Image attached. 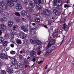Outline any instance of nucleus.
Listing matches in <instances>:
<instances>
[{"label":"nucleus","mask_w":74,"mask_h":74,"mask_svg":"<svg viewBox=\"0 0 74 74\" xmlns=\"http://www.w3.org/2000/svg\"><path fill=\"white\" fill-rule=\"evenodd\" d=\"M33 1H34L36 7H37V9L39 10H41L42 9V7L41 6H38V5L41 3V0H33Z\"/></svg>","instance_id":"1"},{"label":"nucleus","mask_w":74,"mask_h":74,"mask_svg":"<svg viewBox=\"0 0 74 74\" xmlns=\"http://www.w3.org/2000/svg\"><path fill=\"white\" fill-rule=\"evenodd\" d=\"M53 5H56V6H60L62 5V1H59L57 2V0H54L53 1Z\"/></svg>","instance_id":"2"},{"label":"nucleus","mask_w":74,"mask_h":74,"mask_svg":"<svg viewBox=\"0 0 74 74\" xmlns=\"http://www.w3.org/2000/svg\"><path fill=\"white\" fill-rule=\"evenodd\" d=\"M7 5L4 2L0 3V8L2 10H5L7 9Z\"/></svg>","instance_id":"3"},{"label":"nucleus","mask_w":74,"mask_h":74,"mask_svg":"<svg viewBox=\"0 0 74 74\" xmlns=\"http://www.w3.org/2000/svg\"><path fill=\"white\" fill-rule=\"evenodd\" d=\"M55 42V39H52L51 40L47 47V49H48L51 45H52L54 44Z\"/></svg>","instance_id":"4"},{"label":"nucleus","mask_w":74,"mask_h":74,"mask_svg":"<svg viewBox=\"0 0 74 74\" xmlns=\"http://www.w3.org/2000/svg\"><path fill=\"white\" fill-rule=\"evenodd\" d=\"M43 14L46 16H48L51 14V11L47 9H46L44 11Z\"/></svg>","instance_id":"5"},{"label":"nucleus","mask_w":74,"mask_h":74,"mask_svg":"<svg viewBox=\"0 0 74 74\" xmlns=\"http://www.w3.org/2000/svg\"><path fill=\"white\" fill-rule=\"evenodd\" d=\"M19 36L20 37L23 39H24L25 38H26L27 37V35L26 34L21 32L19 33Z\"/></svg>","instance_id":"6"},{"label":"nucleus","mask_w":74,"mask_h":74,"mask_svg":"<svg viewBox=\"0 0 74 74\" xmlns=\"http://www.w3.org/2000/svg\"><path fill=\"white\" fill-rule=\"evenodd\" d=\"M10 33L12 34L11 36H9L11 39L14 38V35L16 34V32L14 29H12L10 31Z\"/></svg>","instance_id":"7"},{"label":"nucleus","mask_w":74,"mask_h":74,"mask_svg":"<svg viewBox=\"0 0 74 74\" xmlns=\"http://www.w3.org/2000/svg\"><path fill=\"white\" fill-rule=\"evenodd\" d=\"M16 8L17 11H21L22 10V5L20 3H17L16 5Z\"/></svg>","instance_id":"8"},{"label":"nucleus","mask_w":74,"mask_h":74,"mask_svg":"<svg viewBox=\"0 0 74 74\" xmlns=\"http://www.w3.org/2000/svg\"><path fill=\"white\" fill-rule=\"evenodd\" d=\"M12 64L15 66L16 69H18V67H16V66L18 64L15 58L13 59L12 60Z\"/></svg>","instance_id":"9"},{"label":"nucleus","mask_w":74,"mask_h":74,"mask_svg":"<svg viewBox=\"0 0 74 74\" xmlns=\"http://www.w3.org/2000/svg\"><path fill=\"white\" fill-rule=\"evenodd\" d=\"M0 58L2 59H8L7 56L4 53H2L0 55Z\"/></svg>","instance_id":"10"},{"label":"nucleus","mask_w":74,"mask_h":74,"mask_svg":"<svg viewBox=\"0 0 74 74\" xmlns=\"http://www.w3.org/2000/svg\"><path fill=\"white\" fill-rule=\"evenodd\" d=\"M63 28L65 32H67L69 30V27L67 25L66 23H64L63 25Z\"/></svg>","instance_id":"11"},{"label":"nucleus","mask_w":74,"mask_h":74,"mask_svg":"<svg viewBox=\"0 0 74 74\" xmlns=\"http://www.w3.org/2000/svg\"><path fill=\"white\" fill-rule=\"evenodd\" d=\"M0 28L2 31H4L6 30V27L3 24L0 25Z\"/></svg>","instance_id":"12"},{"label":"nucleus","mask_w":74,"mask_h":74,"mask_svg":"<svg viewBox=\"0 0 74 74\" xmlns=\"http://www.w3.org/2000/svg\"><path fill=\"white\" fill-rule=\"evenodd\" d=\"M7 3L8 5L10 7H12L14 5V3L9 0L7 1Z\"/></svg>","instance_id":"13"},{"label":"nucleus","mask_w":74,"mask_h":74,"mask_svg":"<svg viewBox=\"0 0 74 74\" xmlns=\"http://www.w3.org/2000/svg\"><path fill=\"white\" fill-rule=\"evenodd\" d=\"M27 12L25 10H23L21 12V15L24 17L26 16L27 15Z\"/></svg>","instance_id":"14"},{"label":"nucleus","mask_w":74,"mask_h":74,"mask_svg":"<svg viewBox=\"0 0 74 74\" xmlns=\"http://www.w3.org/2000/svg\"><path fill=\"white\" fill-rule=\"evenodd\" d=\"M8 26L10 27H12V26H13V25L14 24V23L12 21H9L8 22Z\"/></svg>","instance_id":"15"},{"label":"nucleus","mask_w":74,"mask_h":74,"mask_svg":"<svg viewBox=\"0 0 74 74\" xmlns=\"http://www.w3.org/2000/svg\"><path fill=\"white\" fill-rule=\"evenodd\" d=\"M29 4L30 7H31V8H34L35 6V3L34 4V3L32 2V1H31L29 2Z\"/></svg>","instance_id":"16"},{"label":"nucleus","mask_w":74,"mask_h":74,"mask_svg":"<svg viewBox=\"0 0 74 74\" xmlns=\"http://www.w3.org/2000/svg\"><path fill=\"white\" fill-rule=\"evenodd\" d=\"M6 71L8 72V73L10 74H12L14 72L13 70L12 69H7L6 70Z\"/></svg>","instance_id":"17"},{"label":"nucleus","mask_w":74,"mask_h":74,"mask_svg":"<svg viewBox=\"0 0 74 74\" xmlns=\"http://www.w3.org/2000/svg\"><path fill=\"white\" fill-rule=\"evenodd\" d=\"M52 51V50H51L49 49L45 53V54L46 55H49L51 53V52Z\"/></svg>","instance_id":"18"},{"label":"nucleus","mask_w":74,"mask_h":74,"mask_svg":"<svg viewBox=\"0 0 74 74\" xmlns=\"http://www.w3.org/2000/svg\"><path fill=\"white\" fill-rule=\"evenodd\" d=\"M3 41L4 39H3V37H0V44H3Z\"/></svg>","instance_id":"19"},{"label":"nucleus","mask_w":74,"mask_h":74,"mask_svg":"<svg viewBox=\"0 0 74 74\" xmlns=\"http://www.w3.org/2000/svg\"><path fill=\"white\" fill-rule=\"evenodd\" d=\"M53 12L56 15H59V12L57 10L54 9L53 10Z\"/></svg>","instance_id":"20"},{"label":"nucleus","mask_w":74,"mask_h":74,"mask_svg":"<svg viewBox=\"0 0 74 74\" xmlns=\"http://www.w3.org/2000/svg\"><path fill=\"white\" fill-rule=\"evenodd\" d=\"M32 18V16L30 15L27 16L25 18L26 19L27 21H30L31 18Z\"/></svg>","instance_id":"21"},{"label":"nucleus","mask_w":74,"mask_h":74,"mask_svg":"<svg viewBox=\"0 0 74 74\" xmlns=\"http://www.w3.org/2000/svg\"><path fill=\"white\" fill-rule=\"evenodd\" d=\"M58 29H56L55 30V32L53 34V36L54 37L55 36H56V35H57V34H58Z\"/></svg>","instance_id":"22"},{"label":"nucleus","mask_w":74,"mask_h":74,"mask_svg":"<svg viewBox=\"0 0 74 74\" xmlns=\"http://www.w3.org/2000/svg\"><path fill=\"white\" fill-rule=\"evenodd\" d=\"M24 43L25 45H26L27 46L30 44V42H29L28 41V40H25Z\"/></svg>","instance_id":"23"},{"label":"nucleus","mask_w":74,"mask_h":74,"mask_svg":"<svg viewBox=\"0 0 74 74\" xmlns=\"http://www.w3.org/2000/svg\"><path fill=\"white\" fill-rule=\"evenodd\" d=\"M35 53H36V52L34 51H32L30 54V55L31 56V57H32V56H33L34 55H35Z\"/></svg>","instance_id":"24"},{"label":"nucleus","mask_w":74,"mask_h":74,"mask_svg":"<svg viewBox=\"0 0 74 74\" xmlns=\"http://www.w3.org/2000/svg\"><path fill=\"white\" fill-rule=\"evenodd\" d=\"M14 20L17 23L19 22H20V20L19 18L18 17H15L14 19Z\"/></svg>","instance_id":"25"},{"label":"nucleus","mask_w":74,"mask_h":74,"mask_svg":"<svg viewBox=\"0 0 74 74\" xmlns=\"http://www.w3.org/2000/svg\"><path fill=\"white\" fill-rule=\"evenodd\" d=\"M30 42L32 44H35V40L33 39H31Z\"/></svg>","instance_id":"26"},{"label":"nucleus","mask_w":74,"mask_h":74,"mask_svg":"<svg viewBox=\"0 0 74 74\" xmlns=\"http://www.w3.org/2000/svg\"><path fill=\"white\" fill-rule=\"evenodd\" d=\"M35 21L37 23H39L40 22V18H36L35 19Z\"/></svg>","instance_id":"27"},{"label":"nucleus","mask_w":74,"mask_h":74,"mask_svg":"<svg viewBox=\"0 0 74 74\" xmlns=\"http://www.w3.org/2000/svg\"><path fill=\"white\" fill-rule=\"evenodd\" d=\"M16 42L18 44H21L22 43V42L21 41V40H18Z\"/></svg>","instance_id":"28"},{"label":"nucleus","mask_w":74,"mask_h":74,"mask_svg":"<svg viewBox=\"0 0 74 74\" xmlns=\"http://www.w3.org/2000/svg\"><path fill=\"white\" fill-rule=\"evenodd\" d=\"M4 43V44H3V47H5V46H6L7 45V43H8V42L7 41H5Z\"/></svg>","instance_id":"29"},{"label":"nucleus","mask_w":74,"mask_h":74,"mask_svg":"<svg viewBox=\"0 0 74 74\" xmlns=\"http://www.w3.org/2000/svg\"><path fill=\"white\" fill-rule=\"evenodd\" d=\"M19 58L20 59H21V60H22L23 59V56L20 55L19 56H18Z\"/></svg>","instance_id":"30"},{"label":"nucleus","mask_w":74,"mask_h":74,"mask_svg":"<svg viewBox=\"0 0 74 74\" xmlns=\"http://www.w3.org/2000/svg\"><path fill=\"white\" fill-rule=\"evenodd\" d=\"M10 53L12 55H14V54H15V51H11L10 52Z\"/></svg>","instance_id":"31"},{"label":"nucleus","mask_w":74,"mask_h":74,"mask_svg":"<svg viewBox=\"0 0 74 74\" xmlns=\"http://www.w3.org/2000/svg\"><path fill=\"white\" fill-rule=\"evenodd\" d=\"M26 27H25V26L23 25L21 27V29H22V30H23H23Z\"/></svg>","instance_id":"32"},{"label":"nucleus","mask_w":74,"mask_h":74,"mask_svg":"<svg viewBox=\"0 0 74 74\" xmlns=\"http://www.w3.org/2000/svg\"><path fill=\"white\" fill-rule=\"evenodd\" d=\"M40 47H41V46H38V47L36 49L38 51H40Z\"/></svg>","instance_id":"33"},{"label":"nucleus","mask_w":74,"mask_h":74,"mask_svg":"<svg viewBox=\"0 0 74 74\" xmlns=\"http://www.w3.org/2000/svg\"><path fill=\"white\" fill-rule=\"evenodd\" d=\"M15 15H16L17 16H20V14H19V13L18 12H16L15 13Z\"/></svg>","instance_id":"34"},{"label":"nucleus","mask_w":74,"mask_h":74,"mask_svg":"<svg viewBox=\"0 0 74 74\" xmlns=\"http://www.w3.org/2000/svg\"><path fill=\"white\" fill-rule=\"evenodd\" d=\"M1 73L2 74H6V72H5V71L4 70H1Z\"/></svg>","instance_id":"35"},{"label":"nucleus","mask_w":74,"mask_h":74,"mask_svg":"<svg viewBox=\"0 0 74 74\" xmlns=\"http://www.w3.org/2000/svg\"><path fill=\"white\" fill-rule=\"evenodd\" d=\"M23 31V32H27V31H28V29L26 28H25Z\"/></svg>","instance_id":"36"},{"label":"nucleus","mask_w":74,"mask_h":74,"mask_svg":"<svg viewBox=\"0 0 74 74\" xmlns=\"http://www.w3.org/2000/svg\"><path fill=\"white\" fill-rule=\"evenodd\" d=\"M28 9L29 10V11L30 12H32L33 11V9H32L31 8L29 7L28 8Z\"/></svg>","instance_id":"37"},{"label":"nucleus","mask_w":74,"mask_h":74,"mask_svg":"<svg viewBox=\"0 0 74 74\" xmlns=\"http://www.w3.org/2000/svg\"><path fill=\"white\" fill-rule=\"evenodd\" d=\"M23 2L25 4H28L27 0H25Z\"/></svg>","instance_id":"38"},{"label":"nucleus","mask_w":74,"mask_h":74,"mask_svg":"<svg viewBox=\"0 0 74 74\" xmlns=\"http://www.w3.org/2000/svg\"><path fill=\"white\" fill-rule=\"evenodd\" d=\"M4 19H5L4 18V17H3V18H1L0 19V20L1 22H4Z\"/></svg>","instance_id":"39"},{"label":"nucleus","mask_w":74,"mask_h":74,"mask_svg":"<svg viewBox=\"0 0 74 74\" xmlns=\"http://www.w3.org/2000/svg\"><path fill=\"white\" fill-rule=\"evenodd\" d=\"M39 42L38 40H35V43L37 45H38V42Z\"/></svg>","instance_id":"40"},{"label":"nucleus","mask_w":74,"mask_h":74,"mask_svg":"<svg viewBox=\"0 0 74 74\" xmlns=\"http://www.w3.org/2000/svg\"><path fill=\"white\" fill-rule=\"evenodd\" d=\"M72 40H73V39L71 40V39H70V41L68 42V44H71L72 42Z\"/></svg>","instance_id":"41"},{"label":"nucleus","mask_w":74,"mask_h":74,"mask_svg":"<svg viewBox=\"0 0 74 74\" xmlns=\"http://www.w3.org/2000/svg\"><path fill=\"white\" fill-rule=\"evenodd\" d=\"M12 2H15V3H17L18 2V0H11Z\"/></svg>","instance_id":"42"},{"label":"nucleus","mask_w":74,"mask_h":74,"mask_svg":"<svg viewBox=\"0 0 74 74\" xmlns=\"http://www.w3.org/2000/svg\"><path fill=\"white\" fill-rule=\"evenodd\" d=\"M5 19H4V22H6L7 21V19L6 18L4 17Z\"/></svg>","instance_id":"43"},{"label":"nucleus","mask_w":74,"mask_h":74,"mask_svg":"<svg viewBox=\"0 0 74 74\" xmlns=\"http://www.w3.org/2000/svg\"><path fill=\"white\" fill-rule=\"evenodd\" d=\"M56 48H57V47H53L52 48V50H51L52 51V50H54V49H56Z\"/></svg>","instance_id":"44"},{"label":"nucleus","mask_w":74,"mask_h":74,"mask_svg":"<svg viewBox=\"0 0 74 74\" xmlns=\"http://www.w3.org/2000/svg\"><path fill=\"white\" fill-rule=\"evenodd\" d=\"M10 47L12 48H14V45L13 44H10Z\"/></svg>","instance_id":"45"},{"label":"nucleus","mask_w":74,"mask_h":74,"mask_svg":"<svg viewBox=\"0 0 74 74\" xmlns=\"http://www.w3.org/2000/svg\"><path fill=\"white\" fill-rule=\"evenodd\" d=\"M52 23V22L51 21H49V23L48 24V25H51Z\"/></svg>","instance_id":"46"},{"label":"nucleus","mask_w":74,"mask_h":74,"mask_svg":"<svg viewBox=\"0 0 74 74\" xmlns=\"http://www.w3.org/2000/svg\"><path fill=\"white\" fill-rule=\"evenodd\" d=\"M65 37V36H63V40H62V42H61V44H62V43H63V41H64V38Z\"/></svg>","instance_id":"47"},{"label":"nucleus","mask_w":74,"mask_h":74,"mask_svg":"<svg viewBox=\"0 0 74 74\" xmlns=\"http://www.w3.org/2000/svg\"><path fill=\"white\" fill-rule=\"evenodd\" d=\"M64 8H66V7H68V5H67L66 4H65L64 6Z\"/></svg>","instance_id":"48"},{"label":"nucleus","mask_w":74,"mask_h":74,"mask_svg":"<svg viewBox=\"0 0 74 74\" xmlns=\"http://www.w3.org/2000/svg\"><path fill=\"white\" fill-rule=\"evenodd\" d=\"M10 47H7L6 49V51H8L9 49H10Z\"/></svg>","instance_id":"49"},{"label":"nucleus","mask_w":74,"mask_h":74,"mask_svg":"<svg viewBox=\"0 0 74 74\" xmlns=\"http://www.w3.org/2000/svg\"><path fill=\"white\" fill-rule=\"evenodd\" d=\"M22 21H24V22H25L26 21V19L24 18H22Z\"/></svg>","instance_id":"50"},{"label":"nucleus","mask_w":74,"mask_h":74,"mask_svg":"<svg viewBox=\"0 0 74 74\" xmlns=\"http://www.w3.org/2000/svg\"><path fill=\"white\" fill-rule=\"evenodd\" d=\"M38 45H39V44H41V41H40V40H38Z\"/></svg>","instance_id":"51"},{"label":"nucleus","mask_w":74,"mask_h":74,"mask_svg":"<svg viewBox=\"0 0 74 74\" xmlns=\"http://www.w3.org/2000/svg\"><path fill=\"white\" fill-rule=\"evenodd\" d=\"M2 32L0 30V36L2 35Z\"/></svg>","instance_id":"52"},{"label":"nucleus","mask_w":74,"mask_h":74,"mask_svg":"<svg viewBox=\"0 0 74 74\" xmlns=\"http://www.w3.org/2000/svg\"><path fill=\"white\" fill-rule=\"evenodd\" d=\"M42 62L43 61H40L38 62V63H39V64H40V63H42Z\"/></svg>","instance_id":"53"},{"label":"nucleus","mask_w":74,"mask_h":74,"mask_svg":"<svg viewBox=\"0 0 74 74\" xmlns=\"http://www.w3.org/2000/svg\"><path fill=\"white\" fill-rule=\"evenodd\" d=\"M18 64L19 66H21V65L22 64L21 62H18Z\"/></svg>","instance_id":"54"},{"label":"nucleus","mask_w":74,"mask_h":74,"mask_svg":"<svg viewBox=\"0 0 74 74\" xmlns=\"http://www.w3.org/2000/svg\"><path fill=\"white\" fill-rule=\"evenodd\" d=\"M3 13V11L0 10V14H1Z\"/></svg>","instance_id":"55"},{"label":"nucleus","mask_w":74,"mask_h":74,"mask_svg":"<svg viewBox=\"0 0 74 74\" xmlns=\"http://www.w3.org/2000/svg\"><path fill=\"white\" fill-rule=\"evenodd\" d=\"M32 25H33V26H35L36 25V23H33L32 24Z\"/></svg>","instance_id":"56"},{"label":"nucleus","mask_w":74,"mask_h":74,"mask_svg":"<svg viewBox=\"0 0 74 74\" xmlns=\"http://www.w3.org/2000/svg\"><path fill=\"white\" fill-rule=\"evenodd\" d=\"M72 64L73 65H74V60L72 62Z\"/></svg>","instance_id":"57"},{"label":"nucleus","mask_w":74,"mask_h":74,"mask_svg":"<svg viewBox=\"0 0 74 74\" xmlns=\"http://www.w3.org/2000/svg\"><path fill=\"white\" fill-rule=\"evenodd\" d=\"M32 60H33V62H34V61H35L36 60V59L35 58H34Z\"/></svg>","instance_id":"58"},{"label":"nucleus","mask_w":74,"mask_h":74,"mask_svg":"<svg viewBox=\"0 0 74 74\" xmlns=\"http://www.w3.org/2000/svg\"><path fill=\"white\" fill-rule=\"evenodd\" d=\"M43 26L44 27H45L46 28H47V25H44Z\"/></svg>","instance_id":"59"},{"label":"nucleus","mask_w":74,"mask_h":74,"mask_svg":"<svg viewBox=\"0 0 74 74\" xmlns=\"http://www.w3.org/2000/svg\"><path fill=\"white\" fill-rule=\"evenodd\" d=\"M13 29H14V30H15V29H16V27H15V26H14L13 27Z\"/></svg>","instance_id":"60"},{"label":"nucleus","mask_w":74,"mask_h":74,"mask_svg":"<svg viewBox=\"0 0 74 74\" xmlns=\"http://www.w3.org/2000/svg\"><path fill=\"white\" fill-rule=\"evenodd\" d=\"M2 66V64H1V62H0V67H1V66Z\"/></svg>","instance_id":"61"},{"label":"nucleus","mask_w":74,"mask_h":74,"mask_svg":"<svg viewBox=\"0 0 74 74\" xmlns=\"http://www.w3.org/2000/svg\"><path fill=\"white\" fill-rule=\"evenodd\" d=\"M40 53H41V52L39 51V52H38V54L39 55H40Z\"/></svg>","instance_id":"62"},{"label":"nucleus","mask_w":74,"mask_h":74,"mask_svg":"<svg viewBox=\"0 0 74 74\" xmlns=\"http://www.w3.org/2000/svg\"><path fill=\"white\" fill-rule=\"evenodd\" d=\"M30 59V57L29 56H28L27 58V59Z\"/></svg>","instance_id":"63"},{"label":"nucleus","mask_w":74,"mask_h":74,"mask_svg":"<svg viewBox=\"0 0 74 74\" xmlns=\"http://www.w3.org/2000/svg\"><path fill=\"white\" fill-rule=\"evenodd\" d=\"M22 52H23V51H20V53H22Z\"/></svg>","instance_id":"64"}]
</instances>
